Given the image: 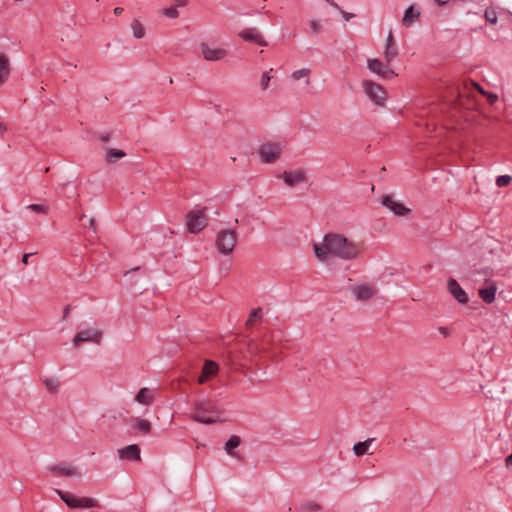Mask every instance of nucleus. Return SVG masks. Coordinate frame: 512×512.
Here are the masks:
<instances>
[{"instance_id":"bb28decb","label":"nucleus","mask_w":512,"mask_h":512,"mask_svg":"<svg viewBox=\"0 0 512 512\" xmlns=\"http://www.w3.org/2000/svg\"><path fill=\"white\" fill-rule=\"evenodd\" d=\"M99 506H100V504H99L98 500H96L94 498H89V497L78 498L77 497V508H96Z\"/></svg>"},{"instance_id":"cd10ccee","label":"nucleus","mask_w":512,"mask_h":512,"mask_svg":"<svg viewBox=\"0 0 512 512\" xmlns=\"http://www.w3.org/2000/svg\"><path fill=\"white\" fill-rule=\"evenodd\" d=\"M133 428L139 430L142 434H148L151 431V423L146 419L136 418Z\"/></svg>"},{"instance_id":"c03bdc74","label":"nucleus","mask_w":512,"mask_h":512,"mask_svg":"<svg viewBox=\"0 0 512 512\" xmlns=\"http://www.w3.org/2000/svg\"><path fill=\"white\" fill-rule=\"evenodd\" d=\"M70 310H71V306L70 305H67V306L64 307L62 320H66L68 318Z\"/></svg>"},{"instance_id":"a18cd8bd","label":"nucleus","mask_w":512,"mask_h":512,"mask_svg":"<svg viewBox=\"0 0 512 512\" xmlns=\"http://www.w3.org/2000/svg\"><path fill=\"white\" fill-rule=\"evenodd\" d=\"M389 44H396L391 31L388 33L387 38H386V45H389Z\"/></svg>"},{"instance_id":"473e14b6","label":"nucleus","mask_w":512,"mask_h":512,"mask_svg":"<svg viewBox=\"0 0 512 512\" xmlns=\"http://www.w3.org/2000/svg\"><path fill=\"white\" fill-rule=\"evenodd\" d=\"M43 384L50 393H56L59 388V381L56 378H45Z\"/></svg>"},{"instance_id":"dca6fc26","label":"nucleus","mask_w":512,"mask_h":512,"mask_svg":"<svg viewBox=\"0 0 512 512\" xmlns=\"http://www.w3.org/2000/svg\"><path fill=\"white\" fill-rule=\"evenodd\" d=\"M120 459L138 461L141 459L140 448L137 444H131L118 450Z\"/></svg>"},{"instance_id":"13d9d810","label":"nucleus","mask_w":512,"mask_h":512,"mask_svg":"<svg viewBox=\"0 0 512 512\" xmlns=\"http://www.w3.org/2000/svg\"><path fill=\"white\" fill-rule=\"evenodd\" d=\"M49 169H50L49 167H46V168H45V170H44V172H48V171H49Z\"/></svg>"},{"instance_id":"f8f14e48","label":"nucleus","mask_w":512,"mask_h":512,"mask_svg":"<svg viewBox=\"0 0 512 512\" xmlns=\"http://www.w3.org/2000/svg\"><path fill=\"white\" fill-rule=\"evenodd\" d=\"M452 97V105L457 108L472 109L474 105L472 97L468 94H464L462 91H460L459 88H456L452 91Z\"/></svg>"},{"instance_id":"a19ab883","label":"nucleus","mask_w":512,"mask_h":512,"mask_svg":"<svg viewBox=\"0 0 512 512\" xmlns=\"http://www.w3.org/2000/svg\"><path fill=\"white\" fill-rule=\"evenodd\" d=\"M340 13L342 14V17L345 21H349L351 18L354 17V14L352 13H349V12H346V11H343L341 8H340Z\"/></svg>"},{"instance_id":"864d4df0","label":"nucleus","mask_w":512,"mask_h":512,"mask_svg":"<svg viewBox=\"0 0 512 512\" xmlns=\"http://www.w3.org/2000/svg\"><path fill=\"white\" fill-rule=\"evenodd\" d=\"M113 12H114L115 15H120L123 12V8L122 7H116Z\"/></svg>"},{"instance_id":"49530a36","label":"nucleus","mask_w":512,"mask_h":512,"mask_svg":"<svg viewBox=\"0 0 512 512\" xmlns=\"http://www.w3.org/2000/svg\"><path fill=\"white\" fill-rule=\"evenodd\" d=\"M187 4V0H174V7H184Z\"/></svg>"},{"instance_id":"c85d7f7f","label":"nucleus","mask_w":512,"mask_h":512,"mask_svg":"<svg viewBox=\"0 0 512 512\" xmlns=\"http://www.w3.org/2000/svg\"><path fill=\"white\" fill-rule=\"evenodd\" d=\"M298 510L300 512H314L321 510V506L314 501H304L299 505Z\"/></svg>"},{"instance_id":"8fccbe9b","label":"nucleus","mask_w":512,"mask_h":512,"mask_svg":"<svg viewBox=\"0 0 512 512\" xmlns=\"http://www.w3.org/2000/svg\"><path fill=\"white\" fill-rule=\"evenodd\" d=\"M89 228L94 232L96 231V221L94 218L89 219Z\"/></svg>"},{"instance_id":"4be33fe9","label":"nucleus","mask_w":512,"mask_h":512,"mask_svg":"<svg viewBox=\"0 0 512 512\" xmlns=\"http://www.w3.org/2000/svg\"><path fill=\"white\" fill-rule=\"evenodd\" d=\"M241 444V438L237 435H232L224 445L226 453L232 457H237L234 451Z\"/></svg>"},{"instance_id":"aec40b11","label":"nucleus","mask_w":512,"mask_h":512,"mask_svg":"<svg viewBox=\"0 0 512 512\" xmlns=\"http://www.w3.org/2000/svg\"><path fill=\"white\" fill-rule=\"evenodd\" d=\"M10 70V63L7 56L0 53V86L8 80Z\"/></svg>"},{"instance_id":"c9c22d12","label":"nucleus","mask_w":512,"mask_h":512,"mask_svg":"<svg viewBox=\"0 0 512 512\" xmlns=\"http://www.w3.org/2000/svg\"><path fill=\"white\" fill-rule=\"evenodd\" d=\"M512 181V177L510 175H500L496 178V185L498 187L508 186Z\"/></svg>"},{"instance_id":"1a4fd4ad","label":"nucleus","mask_w":512,"mask_h":512,"mask_svg":"<svg viewBox=\"0 0 512 512\" xmlns=\"http://www.w3.org/2000/svg\"><path fill=\"white\" fill-rule=\"evenodd\" d=\"M381 204L396 216L402 217L410 212V209L403 203L396 201L392 194L384 195L382 197Z\"/></svg>"},{"instance_id":"5701e85b","label":"nucleus","mask_w":512,"mask_h":512,"mask_svg":"<svg viewBox=\"0 0 512 512\" xmlns=\"http://www.w3.org/2000/svg\"><path fill=\"white\" fill-rule=\"evenodd\" d=\"M55 493L61 498V500L69 507V508H77V497L71 493L64 492L60 489H55Z\"/></svg>"},{"instance_id":"09e8293b","label":"nucleus","mask_w":512,"mask_h":512,"mask_svg":"<svg viewBox=\"0 0 512 512\" xmlns=\"http://www.w3.org/2000/svg\"><path fill=\"white\" fill-rule=\"evenodd\" d=\"M111 134L105 133L100 136V140L104 143H107L110 140Z\"/></svg>"},{"instance_id":"6e6d98bb","label":"nucleus","mask_w":512,"mask_h":512,"mask_svg":"<svg viewBox=\"0 0 512 512\" xmlns=\"http://www.w3.org/2000/svg\"><path fill=\"white\" fill-rule=\"evenodd\" d=\"M439 331L441 333L445 334V335L447 334V329L446 328L441 327V328H439Z\"/></svg>"},{"instance_id":"0eeeda50","label":"nucleus","mask_w":512,"mask_h":512,"mask_svg":"<svg viewBox=\"0 0 512 512\" xmlns=\"http://www.w3.org/2000/svg\"><path fill=\"white\" fill-rule=\"evenodd\" d=\"M367 67L372 73L377 74L382 79L388 80L397 76L394 70L389 68L387 63L384 64L382 61L376 58L368 59Z\"/></svg>"},{"instance_id":"412c9836","label":"nucleus","mask_w":512,"mask_h":512,"mask_svg":"<svg viewBox=\"0 0 512 512\" xmlns=\"http://www.w3.org/2000/svg\"><path fill=\"white\" fill-rule=\"evenodd\" d=\"M153 398H154V395L153 393L150 391V389L146 388V387H143L141 388L136 396H135V400L140 403V404H143V405H149L152 403L153 401Z\"/></svg>"},{"instance_id":"9b49d317","label":"nucleus","mask_w":512,"mask_h":512,"mask_svg":"<svg viewBox=\"0 0 512 512\" xmlns=\"http://www.w3.org/2000/svg\"><path fill=\"white\" fill-rule=\"evenodd\" d=\"M447 289L452 297L460 304H467L469 301V297L467 293L463 290L460 284L454 278H449L447 280Z\"/></svg>"},{"instance_id":"a878e982","label":"nucleus","mask_w":512,"mask_h":512,"mask_svg":"<svg viewBox=\"0 0 512 512\" xmlns=\"http://www.w3.org/2000/svg\"><path fill=\"white\" fill-rule=\"evenodd\" d=\"M384 59L387 64L391 63L398 56V47L396 44L385 45Z\"/></svg>"},{"instance_id":"b1692460","label":"nucleus","mask_w":512,"mask_h":512,"mask_svg":"<svg viewBox=\"0 0 512 512\" xmlns=\"http://www.w3.org/2000/svg\"><path fill=\"white\" fill-rule=\"evenodd\" d=\"M420 12L415 10L413 6L408 7L403 15L402 24L406 27L411 26V24L419 17Z\"/></svg>"},{"instance_id":"5fc2aeb1","label":"nucleus","mask_w":512,"mask_h":512,"mask_svg":"<svg viewBox=\"0 0 512 512\" xmlns=\"http://www.w3.org/2000/svg\"><path fill=\"white\" fill-rule=\"evenodd\" d=\"M7 130L6 126L0 122V134H4V132Z\"/></svg>"},{"instance_id":"e433bc0d","label":"nucleus","mask_w":512,"mask_h":512,"mask_svg":"<svg viewBox=\"0 0 512 512\" xmlns=\"http://www.w3.org/2000/svg\"><path fill=\"white\" fill-rule=\"evenodd\" d=\"M262 314H263V313H262V309H261L260 307H258V308H256V309H254V310L250 313L249 318H248V320H247V322H246V325H247V326H250V325L252 324V321H253L254 319H260V318L262 317Z\"/></svg>"},{"instance_id":"ea45409f","label":"nucleus","mask_w":512,"mask_h":512,"mask_svg":"<svg viewBox=\"0 0 512 512\" xmlns=\"http://www.w3.org/2000/svg\"><path fill=\"white\" fill-rule=\"evenodd\" d=\"M310 28H311V32L314 34V35H317L318 32L320 31V28H321V23L320 21L318 20H312L310 22Z\"/></svg>"},{"instance_id":"423d86ee","label":"nucleus","mask_w":512,"mask_h":512,"mask_svg":"<svg viewBox=\"0 0 512 512\" xmlns=\"http://www.w3.org/2000/svg\"><path fill=\"white\" fill-rule=\"evenodd\" d=\"M281 150L278 143H264L259 147L258 153L262 162L274 163L279 159Z\"/></svg>"},{"instance_id":"7ed1b4c3","label":"nucleus","mask_w":512,"mask_h":512,"mask_svg":"<svg viewBox=\"0 0 512 512\" xmlns=\"http://www.w3.org/2000/svg\"><path fill=\"white\" fill-rule=\"evenodd\" d=\"M237 242V234L232 229L220 230L216 235V247L218 251L224 255L233 252Z\"/></svg>"},{"instance_id":"f704fd0d","label":"nucleus","mask_w":512,"mask_h":512,"mask_svg":"<svg viewBox=\"0 0 512 512\" xmlns=\"http://www.w3.org/2000/svg\"><path fill=\"white\" fill-rule=\"evenodd\" d=\"M27 209L32 210L35 213L39 214H47L48 213V206L42 205V204H30L27 206Z\"/></svg>"},{"instance_id":"f257e3e1","label":"nucleus","mask_w":512,"mask_h":512,"mask_svg":"<svg viewBox=\"0 0 512 512\" xmlns=\"http://www.w3.org/2000/svg\"><path fill=\"white\" fill-rule=\"evenodd\" d=\"M313 251L319 261L327 262L329 256L345 261L355 260L362 249L358 244L340 234L328 233L324 236L322 245H313Z\"/></svg>"},{"instance_id":"ddd939ff","label":"nucleus","mask_w":512,"mask_h":512,"mask_svg":"<svg viewBox=\"0 0 512 512\" xmlns=\"http://www.w3.org/2000/svg\"><path fill=\"white\" fill-rule=\"evenodd\" d=\"M239 37L249 43H256L263 47L268 46V43L264 40L257 28H245L239 33Z\"/></svg>"},{"instance_id":"603ef678","label":"nucleus","mask_w":512,"mask_h":512,"mask_svg":"<svg viewBox=\"0 0 512 512\" xmlns=\"http://www.w3.org/2000/svg\"><path fill=\"white\" fill-rule=\"evenodd\" d=\"M325 2L328 3L330 6H332L333 8L340 10V6L337 3H335L333 0H325Z\"/></svg>"},{"instance_id":"58836bf2","label":"nucleus","mask_w":512,"mask_h":512,"mask_svg":"<svg viewBox=\"0 0 512 512\" xmlns=\"http://www.w3.org/2000/svg\"><path fill=\"white\" fill-rule=\"evenodd\" d=\"M271 76L269 75V72H264L261 77V88L263 90H266L269 86V82L271 80Z\"/></svg>"},{"instance_id":"6e6552de","label":"nucleus","mask_w":512,"mask_h":512,"mask_svg":"<svg viewBox=\"0 0 512 512\" xmlns=\"http://www.w3.org/2000/svg\"><path fill=\"white\" fill-rule=\"evenodd\" d=\"M102 340V332L100 330L95 329H85L76 333L74 336L73 342L75 345H80L84 342H92L95 344H100Z\"/></svg>"},{"instance_id":"de8ad7c7","label":"nucleus","mask_w":512,"mask_h":512,"mask_svg":"<svg viewBox=\"0 0 512 512\" xmlns=\"http://www.w3.org/2000/svg\"><path fill=\"white\" fill-rule=\"evenodd\" d=\"M32 255H34V253H25L23 256H22V263L24 265H28V259L29 257H31Z\"/></svg>"},{"instance_id":"6ab92c4d","label":"nucleus","mask_w":512,"mask_h":512,"mask_svg":"<svg viewBox=\"0 0 512 512\" xmlns=\"http://www.w3.org/2000/svg\"><path fill=\"white\" fill-rule=\"evenodd\" d=\"M352 292L358 300H368L372 298L373 289L367 285H355L352 287Z\"/></svg>"},{"instance_id":"39448f33","label":"nucleus","mask_w":512,"mask_h":512,"mask_svg":"<svg viewBox=\"0 0 512 512\" xmlns=\"http://www.w3.org/2000/svg\"><path fill=\"white\" fill-rule=\"evenodd\" d=\"M363 88L368 98L377 106H383L386 99L387 93L385 89L378 83L372 80H364Z\"/></svg>"},{"instance_id":"4468645a","label":"nucleus","mask_w":512,"mask_h":512,"mask_svg":"<svg viewBox=\"0 0 512 512\" xmlns=\"http://www.w3.org/2000/svg\"><path fill=\"white\" fill-rule=\"evenodd\" d=\"M281 177L285 184L290 187L307 181L306 174L303 170L285 171Z\"/></svg>"},{"instance_id":"2eb2a0df","label":"nucleus","mask_w":512,"mask_h":512,"mask_svg":"<svg viewBox=\"0 0 512 512\" xmlns=\"http://www.w3.org/2000/svg\"><path fill=\"white\" fill-rule=\"evenodd\" d=\"M218 372V365L212 360H205L201 375L198 378L199 384H204L208 379L215 376Z\"/></svg>"},{"instance_id":"20e7f679","label":"nucleus","mask_w":512,"mask_h":512,"mask_svg":"<svg viewBox=\"0 0 512 512\" xmlns=\"http://www.w3.org/2000/svg\"><path fill=\"white\" fill-rule=\"evenodd\" d=\"M187 229L192 234H197L208 225L205 209H194L186 215Z\"/></svg>"},{"instance_id":"72a5a7b5","label":"nucleus","mask_w":512,"mask_h":512,"mask_svg":"<svg viewBox=\"0 0 512 512\" xmlns=\"http://www.w3.org/2000/svg\"><path fill=\"white\" fill-rule=\"evenodd\" d=\"M486 22L496 24L498 21L497 12L494 8H487L484 12Z\"/></svg>"},{"instance_id":"2f4dec72","label":"nucleus","mask_w":512,"mask_h":512,"mask_svg":"<svg viewBox=\"0 0 512 512\" xmlns=\"http://www.w3.org/2000/svg\"><path fill=\"white\" fill-rule=\"evenodd\" d=\"M310 73H311V70L309 68H302V69L294 71L292 73L291 77L294 80H299L301 78L306 77L307 78L306 79V85H309L310 84V80H309Z\"/></svg>"},{"instance_id":"37998d69","label":"nucleus","mask_w":512,"mask_h":512,"mask_svg":"<svg viewBox=\"0 0 512 512\" xmlns=\"http://www.w3.org/2000/svg\"><path fill=\"white\" fill-rule=\"evenodd\" d=\"M470 85H471L472 87H474L477 91H479L481 94H483V95H484V94H486V92L484 91V89H483V88H482L478 83L471 81V82H470Z\"/></svg>"},{"instance_id":"f03ea898","label":"nucleus","mask_w":512,"mask_h":512,"mask_svg":"<svg viewBox=\"0 0 512 512\" xmlns=\"http://www.w3.org/2000/svg\"><path fill=\"white\" fill-rule=\"evenodd\" d=\"M222 408L213 399H198L193 403V414L191 419L195 422L211 425L222 422Z\"/></svg>"},{"instance_id":"393cba45","label":"nucleus","mask_w":512,"mask_h":512,"mask_svg":"<svg viewBox=\"0 0 512 512\" xmlns=\"http://www.w3.org/2000/svg\"><path fill=\"white\" fill-rule=\"evenodd\" d=\"M374 441V438H368L365 441L357 442L353 446V452L356 456H362L368 452L370 444Z\"/></svg>"},{"instance_id":"4c0bfd02","label":"nucleus","mask_w":512,"mask_h":512,"mask_svg":"<svg viewBox=\"0 0 512 512\" xmlns=\"http://www.w3.org/2000/svg\"><path fill=\"white\" fill-rule=\"evenodd\" d=\"M163 14L165 16H167L168 18H170V19H175V18H177L179 16V12L177 11V8L174 7V6L165 8L163 10Z\"/></svg>"},{"instance_id":"4d7b16f0","label":"nucleus","mask_w":512,"mask_h":512,"mask_svg":"<svg viewBox=\"0 0 512 512\" xmlns=\"http://www.w3.org/2000/svg\"><path fill=\"white\" fill-rule=\"evenodd\" d=\"M83 218H85V214L80 215L79 220H82Z\"/></svg>"},{"instance_id":"c756f323","label":"nucleus","mask_w":512,"mask_h":512,"mask_svg":"<svg viewBox=\"0 0 512 512\" xmlns=\"http://www.w3.org/2000/svg\"><path fill=\"white\" fill-rule=\"evenodd\" d=\"M131 29H132V32H133V36L137 39H141L144 37L145 35V28L144 26L138 21V20H133L132 23H131Z\"/></svg>"},{"instance_id":"79ce46f5","label":"nucleus","mask_w":512,"mask_h":512,"mask_svg":"<svg viewBox=\"0 0 512 512\" xmlns=\"http://www.w3.org/2000/svg\"><path fill=\"white\" fill-rule=\"evenodd\" d=\"M485 95H487L490 104H494L498 100V96L496 94L486 93Z\"/></svg>"},{"instance_id":"7c9ffc66","label":"nucleus","mask_w":512,"mask_h":512,"mask_svg":"<svg viewBox=\"0 0 512 512\" xmlns=\"http://www.w3.org/2000/svg\"><path fill=\"white\" fill-rule=\"evenodd\" d=\"M125 155H126V153L122 150L110 148L107 150V161L109 163H114L118 159L125 157Z\"/></svg>"},{"instance_id":"3c124183","label":"nucleus","mask_w":512,"mask_h":512,"mask_svg":"<svg viewBox=\"0 0 512 512\" xmlns=\"http://www.w3.org/2000/svg\"><path fill=\"white\" fill-rule=\"evenodd\" d=\"M505 464L507 467L512 466V452L506 457Z\"/></svg>"},{"instance_id":"9d476101","label":"nucleus","mask_w":512,"mask_h":512,"mask_svg":"<svg viewBox=\"0 0 512 512\" xmlns=\"http://www.w3.org/2000/svg\"><path fill=\"white\" fill-rule=\"evenodd\" d=\"M203 58L207 61H219L225 58L228 54L226 49L223 48H211L207 43H201L199 45Z\"/></svg>"},{"instance_id":"f3484780","label":"nucleus","mask_w":512,"mask_h":512,"mask_svg":"<svg viewBox=\"0 0 512 512\" xmlns=\"http://www.w3.org/2000/svg\"><path fill=\"white\" fill-rule=\"evenodd\" d=\"M497 292V286L494 282L488 283L486 287L480 288L478 290L479 297L485 302L486 304H491L495 300V295Z\"/></svg>"},{"instance_id":"a211bd4d","label":"nucleus","mask_w":512,"mask_h":512,"mask_svg":"<svg viewBox=\"0 0 512 512\" xmlns=\"http://www.w3.org/2000/svg\"><path fill=\"white\" fill-rule=\"evenodd\" d=\"M49 469L58 475H63V476H77L78 475V471H77L76 467L67 465L64 463L52 465V466H50Z\"/></svg>"}]
</instances>
